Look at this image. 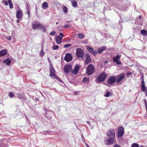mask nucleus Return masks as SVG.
Here are the masks:
<instances>
[{
	"mask_svg": "<svg viewBox=\"0 0 147 147\" xmlns=\"http://www.w3.org/2000/svg\"><path fill=\"white\" fill-rule=\"evenodd\" d=\"M95 72V68L94 65L90 64L88 66L86 71L87 74L88 75H90Z\"/></svg>",
	"mask_w": 147,
	"mask_h": 147,
	"instance_id": "1",
	"label": "nucleus"
},
{
	"mask_svg": "<svg viewBox=\"0 0 147 147\" xmlns=\"http://www.w3.org/2000/svg\"><path fill=\"white\" fill-rule=\"evenodd\" d=\"M107 76L106 73L103 72L100 75L98 76L97 80H96V82L97 83H100L104 82Z\"/></svg>",
	"mask_w": 147,
	"mask_h": 147,
	"instance_id": "2",
	"label": "nucleus"
},
{
	"mask_svg": "<svg viewBox=\"0 0 147 147\" xmlns=\"http://www.w3.org/2000/svg\"><path fill=\"white\" fill-rule=\"evenodd\" d=\"M125 77V74L124 73H121L116 76V82L118 84H121L120 83Z\"/></svg>",
	"mask_w": 147,
	"mask_h": 147,
	"instance_id": "3",
	"label": "nucleus"
},
{
	"mask_svg": "<svg viewBox=\"0 0 147 147\" xmlns=\"http://www.w3.org/2000/svg\"><path fill=\"white\" fill-rule=\"evenodd\" d=\"M76 54L77 57L78 58H82L84 54V52L80 48H77L76 49Z\"/></svg>",
	"mask_w": 147,
	"mask_h": 147,
	"instance_id": "4",
	"label": "nucleus"
},
{
	"mask_svg": "<svg viewBox=\"0 0 147 147\" xmlns=\"http://www.w3.org/2000/svg\"><path fill=\"white\" fill-rule=\"evenodd\" d=\"M124 133V128L122 126L119 127L118 128V137L119 138H121L123 135Z\"/></svg>",
	"mask_w": 147,
	"mask_h": 147,
	"instance_id": "5",
	"label": "nucleus"
},
{
	"mask_svg": "<svg viewBox=\"0 0 147 147\" xmlns=\"http://www.w3.org/2000/svg\"><path fill=\"white\" fill-rule=\"evenodd\" d=\"M49 72L50 77L52 78L53 76L56 77L55 73L56 71L53 67V66L51 64L50 65Z\"/></svg>",
	"mask_w": 147,
	"mask_h": 147,
	"instance_id": "6",
	"label": "nucleus"
},
{
	"mask_svg": "<svg viewBox=\"0 0 147 147\" xmlns=\"http://www.w3.org/2000/svg\"><path fill=\"white\" fill-rule=\"evenodd\" d=\"M42 24L38 21H36L32 24V29L34 30L40 28Z\"/></svg>",
	"mask_w": 147,
	"mask_h": 147,
	"instance_id": "7",
	"label": "nucleus"
},
{
	"mask_svg": "<svg viewBox=\"0 0 147 147\" xmlns=\"http://www.w3.org/2000/svg\"><path fill=\"white\" fill-rule=\"evenodd\" d=\"M72 66L70 64H67L64 66V71L65 73H68L72 71Z\"/></svg>",
	"mask_w": 147,
	"mask_h": 147,
	"instance_id": "8",
	"label": "nucleus"
},
{
	"mask_svg": "<svg viewBox=\"0 0 147 147\" xmlns=\"http://www.w3.org/2000/svg\"><path fill=\"white\" fill-rule=\"evenodd\" d=\"M108 136L110 138H113L115 137V132L113 129H109L107 132Z\"/></svg>",
	"mask_w": 147,
	"mask_h": 147,
	"instance_id": "9",
	"label": "nucleus"
},
{
	"mask_svg": "<svg viewBox=\"0 0 147 147\" xmlns=\"http://www.w3.org/2000/svg\"><path fill=\"white\" fill-rule=\"evenodd\" d=\"M115 140V138H108L105 140V142L106 144L111 145L114 143Z\"/></svg>",
	"mask_w": 147,
	"mask_h": 147,
	"instance_id": "10",
	"label": "nucleus"
},
{
	"mask_svg": "<svg viewBox=\"0 0 147 147\" xmlns=\"http://www.w3.org/2000/svg\"><path fill=\"white\" fill-rule=\"evenodd\" d=\"M16 18L18 19H21L23 17V13L22 10L19 9L16 13Z\"/></svg>",
	"mask_w": 147,
	"mask_h": 147,
	"instance_id": "11",
	"label": "nucleus"
},
{
	"mask_svg": "<svg viewBox=\"0 0 147 147\" xmlns=\"http://www.w3.org/2000/svg\"><path fill=\"white\" fill-rule=\"evenodd\" d=\"M116 82V78L113 76H110L107 81V83L109 85H111Z\"/></svg>",
	"mask_w": 147,
	"mask_h": 147,
	"instance_id": "12",
	"label": "nucleus"
},
{
	"mask_svg": "<svg viewBox=\"0 0 147 147\" xmlns=\"http://www.w3.org/2000/svg\"><path fill=\"white\" fill-rule=\"evenodd\" d=\"M120 57H121L119 55H117L115 57L113 58V61L117 65H120L121 63V62L119 60Z\"/></svg>",
	"mask_w": 147,
	"mask_h": 147,
	"instance_id": "13",
	"label": "nucleus"
},
{
	"mask_svg": "<svg viewBox=\"0 0 147 147\" xmlns=\"http://www.w3.org/2000/svg\"><path fill=\"white\" fill-rule=\"evenodd\" d=\"M72 56L71 54L70 53L66 54L64 58V60L67 62L70 61L72 60Z\"/></svg>",
	"mask_w": 147,
	"mask_h": 147,
	"instance_id": "14",
	"label": "nucleus"
},
{
	"mask_svg": "<svg viewBox=\"0 0 147 147\" xmlns=\"http://www.w3.org/2000/svg\"><path fill=\"white\" fill-rule=\"evenodd\" d=\"M87 49L92 55H95L97 54V52H95L93 48L89 46H87Z\"/></svg>",
	"mask_w": 147,
	"mask_h": 147,
	"instance_id": "15",
	"label": "nucleus"
},
{
	"mask_svg": "<svg viewBox=\"0 0 147 147\" xmlns=\"http://www.w3.org/2000/svg\"><path fill=\"white\" fill-rule=\"evenodd\" d=\"M86 57L84 64L87 65L90 62L91 59L90 56L88 54H86Z\"/></svg>",
	"mask_w": 147,
	"mask_h": 147,
	"instance_id": "16",
	"label": "nucleus"
},
{
	"mask_svg": "<svg viewBox=\"0 0 147 147\" xmlns=\"http://www.w3.org/2000/svg\"><path fill=\"white\" fill-rule=\"evenodd\" d=\"M80 68V66L78 65H76L74 70H72V73L74 74H76Z\"/></svg>",
	"mask_w": 147,
	"mask_h": 147,
	"instance_id": "17",
	"label": "nucleus"
},
{
	"mask_svg": "<svg viewBox=\"0 0 147 147\" xmlns=\"http://www.w3.org/2000/svg\"><path fill=\"white\" fill-rule=\"evenodd\" d=\"M107 47L106 46H102L101 47H99L98 48L97 51L96 52H97V53L99 54L102 53L105 50L107 49Z\"/></svg>",
	"mask_w": 147,
	"mask_h": 147,
	"instance_id": "18",
	"label": "nucleus"
},
{
	"mask_svg": "<svg viewBox=\"0 0 147 147\" xmlns=\"http://www.w3.org/2000/svg\"><path fill=\"white\" fill-rule=\"evenodd\" d=\"M17 97L21 99L22 101H23L25 100L26 98L23 94L20 93H18L17 94Z\"/></svg>",
	"mask_w": 147,
	"mask_h": 147,
	"instance_id": "19",
	"label": "nucleus"
},
{
	"mask_svg": "<svg viewBox=\"0 0 147 147\" xmlns=\"http://www.w3.org/2000/svg\"><path fill=\"white\" fill-rule=\"evenodd\" d=\"M62 38L58 36L56 37L55 41L57 44H60L61 43Z\"/></svg>",
	"mask_w": 147,
	"mask_h": 147,
	"instance_id": "20",
	"label": "nucleus"
},
{
	"mask_svg": "<svg viewBox=\"0 0 147 147\" xmlns=\"http://www.w3.org/2000/svg\"><path fill=\"white\" fill-rule=\"evenodd\" d=\"M11 62V60L8 58L3 61V63H5L6 65L9 66L10 65Z\"/></svg>",
	"mask_w": 147,
	"mask_h": 147,
	"instance_id": "21",
	"label": "nucleus"
},
{
	"mask_svg": "<svg viewBox=\"0 0 147 147\" xmlns=\"http://www.w3.org/2000/svg\"><path fill=\"white\" fill-rule=\"evenodd\" d=\"M141 90L144 92L146 94V96H147V88L145 86H141Z\"/></svg>",
	"mask_w": 147,
	"mask_h": 147,
	"instance_id": "22",
	"label": "nucleus"
},
{
	"mask_svg": "<svg viewBox=\"0 0 147 147\" xmlns=\"http://www.w3.org/2000/svg\"><path fill=\"white\" fill-rule=\"evenodd\" d=\"M48 4L47 2H45L42 3V7L43 9H45L48 7Z\"/></svg>",
	"mask_w": 147,
	"mask_h": 147,
	"instance_id": "23",
	"label": "nucleus"
},
{
	"mask_svg": "<svg viewBox=\"0 0 147 147\" xmlns=\"http://www.w3.org/2000/svg\"><path fill=\"white\" fill-rule=\"evenodd\" d=\"M140 33L142 35L144 36H147V31L144 29L141 30Z\"/></svg>",
	"mask_w": 147,
	"mask_h": 147,
	"instance_id": "24",
	"label": "nucleus"
},
{
	"mask_svg": "<svg viewBox=\"0 0 147 147\" xmlns=\"http://www.w3.org/2000/svg\"><path fill=\"white\" fill-rule=\"evenodd\" d=\"M0 51L2 56H5L7 53V51L6 49L2 50Z\"/></svg>",
	"mask_w": 147,
	"mask_h": 147,
	"instance_id": "25",
	"label": "nucleus"
},
{
	"mask_svg": "<svg viewBox=\"0 0 147 147\" xmlns=\"http://www.w3.org/2000/svg\"><path fill=\"white\" fill-rule=\"evenodd\" d=\"M71 4L72 6L75 7H76L78 5L77 2L75 1H74L72 2Z\"/></svg>",
	"mask_w": 147,
	"mask_h": 147,
	"instance_id": "26",
	"label": "nucleus"
},
{
	"mask_svg": "<svg viewBox=\"0 0 147 147\" xmlns=\"http://www.w3.org/2000/svg\"><path fill=\"white\" fill-rule=\"evenodd\" d=\"M8 96L10 98H12L15 97V95L13 94V92H11L9 93Z\"/></svg>",
	"mask_w": 147,
	"mask_h": 147,
	"instance_id": "27",
	"label": "nucleus"
},
{
	"mask_svg": "<svg viewBox=\"0 0 147 147\" xmlns=\"http://www.w3.org/2000/svg\"><path fill=\"white\" fill-rule=\"evenodd\" d=\"M63 9V12L65 13H66L67 12V8L65 6L63 5L62 7Z\"/></svg>",
	"mask_w": 147,
	"mask_h": 147,
	"instance_id": "28",
	"label": "nucleus"
},
{
	"mask_svg": "<svg viewBox=\"0 0 147 147\" xmlns=\"http://www.w3.org/2000/svg\"><path fill=\"white\" fill-rule=\"evenodd\" d=\"M112 93L111 92H107V93L105 95V96L106 97H109L110 96H112Z\"/></svg>",
	"mask_w": 147,
	"mask_h": 147,
	"instance_id": "29",
	"label": "nucleus"
},
{
	"mask_svg": "<svg viewBox=\"0 0 147 147\" xmlns=\"http://www.w3.org/2000/svg\"><path fill=\"white\" fill-rule=\"evenodd\" d=\"M40 29H42V31L44 32H45L46 31V28L42 24L41 25V26L40 27Z\"/></svg>",
	"mask_w": 147,
	"mask_h": 147,
	"instance_id": "30",
	"label": "nucleus"
},
{
	"mask_svg": "<svg viewBox=\"0 0 147 147\" xmlns=\"http://www.w3.org/2000/svg\"><path fill=\"white\" fill-rule=\"evenodd\" d=\"M40 57H43L44 55V52L43 50H40Z\"/></svg>",
	"mask_w": 147,
	"mask_h": 147,
	"instance_id": "31",
	"label": "nucleus"
},
{
	"mask_svg": "<svg viewBox=\"0 0 147 147\" xmlns=\"http://www.w3.org/2000/svg\"><path fill=\"white\" fill-rule=\"evenodd\" d=\"M139 144L136 143H133L131 145V147H139Z\"/></svg>",
	"mask_w": 147,
	"mask_h": 147,
	"instance_id": "32",
	"label": "nucleus"
},
{
	"mask_svg": "<svg viewBox=\"0 0 147 147\" xmlns=\"http://www.w3.org/2000/svg\"><path fill=\"white\" fill-rule=\"evenodd\" d=\"M59 48V46L56 45H54L53 47V50H56Z\"/></svg>",
	"mask_w": 147,
	"mask_h": 147,
	"instance_id": "33",
	"label": "nucleus"
},
{
	"mask_svg": "<svg viewBox=\"0 0 147 147\" xmlns=\"http://www.w3.org/2000/svg\"><path fill=\"white\" fill-rule=\"evenodd\" d=\"M52 78H53L54 79H56L57 80L59 81H60L61 80V79L60 78L57 77L56 75V77L53 76Z\"/></svg>",
	"mask_w": 147,
	"mask_h": 147,
	"instance_id": "34",
	"label": "nucleus"
},
{
	"mask_svg": "<svg viewBox=\"0 0 147 147\" xmlns=\"http://www.w3.org/2000/svg\"><path fill=\"white\" fill-rule=\"evenodd\" d=\"M145 85V82L144 80V76L143 75L142 76V78L141 86H144Z\"/></svg>",
	"mask_w": 147,
	"mask_h": 147,
	"instance_id": "35",
	"label": "nucleus"
},
{
	"mask_svg": "<svg viewBox=\"0 0 147 147\" xmlns=\"http://www.w3.org/2000/svg\"><path fill=\"white\" fill-rule=\"evenodd\" d=\"M78 36L79 38L82 39L84 37V35L82 34H79L78 35Z\"/></svg>",
	"mask_w": 147,
	"mask_h": 147,
	"instance_id": "36",
	"label": "nucleus"
},
{
	"mask_svg": "<svg viewBox=\"0 0 147 147\" xmlns=\"http://www.w3.org/2000/svg\"><path fill=\"white\" fill-rule=\"evenodd\" d=\"M2 2L6 6H7L8 5L7 2L6 0H3L2 1Z\"/></svg>",
	"mask_w": 147,
	"mask_h": 147,
	"instance_id": "37",
	"label": "nucleus"
},
{
	"mask_svg": "<svg viewBox=\"0 0 147 147\" xmlns=\"http://www.w3.org/2000/svg\"><path fill=\"white\" fill-rule=\"evenodd\" d=\"M71 46V45L70 44H66L64 46V48H67L69 47H70Z\"/></svg>",
	"mask_w": 147,
	"mask_h": 147,
	"instance_id": "38",
	"label": "nucleus"
},
{
	"mask_svg": "<svg viewBox=\"0 0 147 147\" xmlns=\"http://www.w3.org/2000/svg\"><path fill=\"white\" fill-rule=\"evenodd\" d=\"M89 80H88L87 78L84 77L83 78V82H87Z\"/></svg>",
	"mask_w": 147,
	"mask_h": 147,
	"instance_id": "39",
	"label": "nucleus"
},
{
	"mask_svg": "<svg viewBox=\"0 0 147 147\" xmlns=\"http://www.w3.org/2000/svg\"><path fill=\"white\" fill-rule=\"evenodd\" d=\"M9 7L10 9L13 8V3L12 2L10 3H9Z\"/></svg>",
	"mask_w": 147,
	"mask_h": 147,
	"instance_id": "40",
	"label": "nucleus"
},
{
	"mask_svg": "<svg viewBox=\"0 0 147 147\" xmlns=\"http://www.w3.org/2000/svg\"><path fill=\"white\" fill-rule=\"evenodd\" d=\"M70 26L69 24H66L65 26H63V27L65 28H69Z\"/></svg>",
	"mask_w": 147,
	"mask_h": 147,
	"instance_id": "41",
	"label": "nucleus"
},
{
	"mask_svg": "<svg viewBox=\"0 0 147 147\" xmlns=\"http://www.w3.org/2000/svg\"><path fill=\"white\" fill-rule=\"evenodd\" d=\"M55 32L53 31L50 33V34L51 35H54L55 34Z\"/></svg>",
	"mask_w": 147,
	"mask_h": 147,
	"instance_id": "42",
	"label": "nucleus"
},
{
	"mask_svg": "<svg viewBox=\"0 0 147 147\" xmlns=\"http://www.w3.org/2000/svg\"><path fill=\"white\" fill-rule=\"evenodd\" d=\"M27 13L28 15V16L29 17H30V11L28 9H27V11L26 12Z\"/></svg>",
	"mask_w": 147,
	"mask_h": 147,
	"instance_id": "43",
	"label": "nucleus"
},
{
	"mask_svg": "<svg viewBox=\"0 0 147 147\" xmlns=\"http://www.w3.org/2000/svg\"><path fill=\"white\" fill-rule=\"evenodd\" d=\"M113 147H121L118 144H115Z\"/></svg>",
	"mask_w": 147,
	"mask_h": 147,
	"instance_id": "44",
	"label": "nucleus"
},
{
	"mask_svg": "<svg viewBox=\"0 0 147 147\" xmlns=\"http://www.w3.org/2000/svg\"><path fill=\"white\" fill-rule=\"evenodd\" d=\"M59 35L60 36H61L62 37H64V36L63 35V33L61 32L59 33Z\"/></svg>",
	"mask_w": 147,
	"mask_h": 147,
	"instance_id": "45",
	"label": "nucleus"
},
{
	"mask_svg": "<svg viewBox=\"0 0 147 147\" xmlns=\"http://www.w3.org/2000/svg\"><path fill=\"white\" fill-rule=\"evenodd\" d=\"M127 76H130L132 75V73L131 72H128L127 73Z\"/></svg>",
	"mask_w": 147,
	"mask_h": 147,
	"instance_id": "46",
	"label": "nucleus"
},
{
	"mask_svg": "<svg viewBox=\"0 0 147 147\" xmlns=\"http://www.w3.org/2000/svg\"><path fill=\"white\" fill-rule=\"evenodd\" d=\"M144 103H145V105H147V103L146 102V99H144Z\"/></svg>",
	"mask_w": 147,
	"mask_h": 147,
	"instance_id": "47",
	"label": "nucleus"
},
{
	"mask_svg": "<svg viewBox=\"0 0 147 147\" xmlns=\"http://www.w3.org/2000/svg\"><path fill=\"white\" fill-rule=\"evenodd\" d=\"M7 1L9 3L12 2L11 0H7Z\"/></svg>",
	"mask_w": 147,
	"mask_h": 147,
	"instance_id": "48",
	"label": "nucleus"
},
{
	"mask_svg": "<svg viewBox=\"0 0 147 147\" xmlns=\"http://www.w3.org/2000/svg\"><path fill=\"white\" fill-rule=\"evenodd\" d=\"M20 19H18V20H17L16 21V22H17V23H18L19 22V21H20Z\"/></svg>",
	"mask_w": 147,
	"mask_h": 147,
	"instance_id": "49",
	"label": "nucleus"
},
{
	"mask_svg": "<svg viewBox=\"0 0 147 147\" xmlns=\"http://www.w3.org/2000/svg\"><path fill=\"white\" fill-rule=\"evenodd\" d=\"M2 55L1 53V52L0 51V57H2Z\"/></svg>",
	"mask_w": 147,
	"mask_h": 147,
	"instance_id": "50",
	"label": "nucleus"
},
{
	"mask_svg": "<svg viewBox=\"0 0 147 147\" xmlns=\"http://www.w3.org/2000/svg\"><path fill=\"white\" fill-rule=\"evenodd\" d=\"M145 106H146V111H147V104L146 105H145Z\"/></svg>",
	"mask_w": 147,
	"mask_h": 147,
	"instance_id": "51",
	"label": "nucleus"
},
{
	"mask_svg": "<svg viewBox=\"0 0 147 147\" xmlns=\"http://www.w3.org/2000/svg\"><path fill=\"white\" fill-rule=\"evenodd\" d=\"M70 22V21H66V23H68L69 22Z\"/></svg>",
	"mask_w": 147,
	"mask_h": 147,
	"instance_id": "52",
	"label": "nucleus"
},
{
	"mask_svg": "<svg viewBox=\"0 0 147 147\" xmlns=\"http://www.w3.org/2000/svg\"><path fill=\"white\" fill-rule=\"evenodd\" d=\"M141 16H139V18H140V19H141Z\"/></svg>",
	"mask_w": 147,
	"mask_h": 147,
	"instance_id": "53",
	"label": "nucleus"
},
{
	"mask_svg": "<svg viewBox=\"0 0 147 147\" xmlns=\"http://www.w3.org/2000/svg\"><path fill=\"white\" fill-rule=\"evenodd\" d=\"M56 24H58V22H57L56 23Z\"/></svg>",
	"mask_w": 147,
	"mask_h": 147,
	"instance_id": "54",
	"label": "nucleus"
},
{
	"mask_svg": "<svg viewBox=\"0 0 147 147\" xmlns=\"http://www.w3.org/2000/svg\"><path fill=\"white\" fill-rule=\"evenodd\" d=\"M74 92V94H76V92Z\"/></svg>",
	"mask_w": 147,
	"mask_h": 147,
	"instance_id": "55",
	"label": "nucleus"
},
{
	"mask_svg": "<svg viewBox=\"0 0 147 147\" xmlns=\"http://www.w3.org/2000/svg\"><path fill=\"white\" fill-rule=\"evenodd\" d=\"M87 147H90L89 146L88 144H87Z\"/></svg>",
	"mask_w": 147,
	"mask_h": 147,
	"instance_id": "56",
	"label": "nucleus"
},
{
	"mask_svg": "<svg viewBox=\"0 0 147 147\" xmlns=\"http://www.w3.org/2000/svg\"><path fill=\"white\" fill-rule=\"evenodd\" d=\"M87 123H88V124H89V121H87Z\"/></svg>",
	"mask_w": 147,
	"mask_h": 147,
	"instance_id": "57",
	"label": "nucleus"
},
{
	"mask_svg": "<svg viewBox=\"0 0 147 147\" xmlns=\"http://www.w3.org/2000/svg\"><path fill=\"white\" fill-rule=\"evenodd\" d=\"M140 147H143V146H140Z\"/></svg>",
	"mask_w": 147,
	"mask_h": 147,
	"instance_id": "58",
	"label": "nucleus"
},
{
	"mask_svg": "<svg viewBox=\"0 0 147 147\" xmlns=\"http://www.w3.org/2000/svg\"><path fill=\"white\" fill-rule=\"evenodd\" d=\"M11 38H10V39H9V40H11Z\"/></svg>",
	"mask_w": 147,
	"mask_h": 147,
	"instance_id": "59",
	"label": "nucleus"
},
{
	"mask_svg": "<svg viewBox=\"0 0 147 147\" xmlns=\"http://www.w3.org/2000/svg\"><path fill=\"white\" fill-rule=\"evenodd\" d=\"M44 109H46V108H44Z\"/></svg>",
	"mask_w": 147,
	"mask_h": 147,
	"instance_id": "60",
	"label": "nucleus"
},
{
	"mask_svg": "<svg viewBox=\"0 0 147 147\" xmlns=\"http://www.w3.org/2000/svg\"><path fill=\"white\" fill-rule=\"evenodd\" d=\"M106 63H107V62H106Z\"/></svg>",
	"mask_w": 147,
	"mask_h": 147,
	"instance_id": "61",
	"label": "nucleus"
},
{
	"mask_svg": "<svg viewBox=\"0 0 147 147\" xmlns=\"http://www.w3.org/2000/svg\"><path fill=\"white\" fill-rule=\"evenodd\" d=\"M106 63H107V62H106Z\"/></svg>",
	"mask_w": 147,
	"mask_h": 147,
	"instance_id": "62",
	"label": "nucleus"
}]
</instances>
